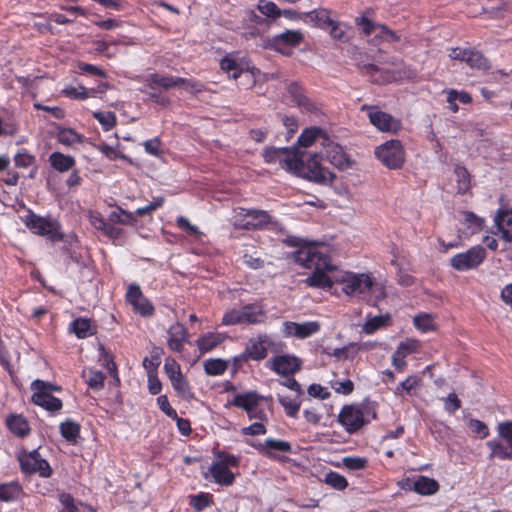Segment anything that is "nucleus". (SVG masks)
Wrapping results in <instances>:
<instances>
[{
    "label": "nucleus",
    "mask_w": 512,
    "mask_h": 512,
    "mask_svg": "<svg viewBox=\"0 0 512 512\" xmlns=\"http://www.w3.org/2000/svg\"><path fill=\"white\" fill-rule=\"evenodd\" d=\"M22 470L25 473H38L41 477H49L51 468L48 462L43 459L37 450L23 452L18 457Z\"/></svg>",
    "instance_id": "0eeeda50"
},
{
    "label": "nucleus",
    "mask_w": 512,
    "mask_h": 512,
    "mask_svg": "<svg viewBox=\"0 0 512 512\" xmlns=\"http://www.w3.org/2000/svg\"><path fill=\"white\" fill-rule=\"evenodd\" d=\"M258 10L267 17L277 18L282 15L281 10L271 1L261 0L258 4Z\"/></svg>",
    "instance_id": "3c124183"
},
{
    "label": "nucleus",
    "mask_w": 512,
    "mask_h": 512,
    "mask_svg": "<svg viewBox=\"0 0 512 512\" xmlns=\"http://www.w3.org/2000/svg\"><path fill=\"white\" fill-rule=\"evenodd\" d=\"M270 363L271 369L282 376L292 375L301 367V361L297 357L290 355L276 356Z\"/></svg>",
    "instance_id": "f3484780"
},
{
    "label": "nucleus",
    "mask_w": 512,
    "mask_h": 512,
    "mask_svg": "<svg viewBox=\"0 0 512 512\" xmlns=\"http://www.w3.org/2000/svg\"><path fill=\"white\" fill-rule=\"evenodd\" d=\"M378 32L375 34L373 38V42L377 43V40H383L388 43H395L400 41V36L394 31L390 30L384 25L377 26Z\"/></svg>",
    "instance_id": "de8ad7c7"
},
{
    "label": "nucleus",
    "mask_w": 512,
    "mask_h": 512,
    "mask_svg": "<svg viewBox=\"0 0 512 512\" xmlns=\"http://www.w3.org/2000/svg\"><path fill=\"white\" fill-rule=\"evenodd\" d=\"M173 388L177 391L178 395L183 399H190L193 397L191 388L184 375L181 373L174 377L169 378Z\"/></svg>",
    "instance_id": "72a5a7b5"
},
{
    "label": "nucleus",
    "mask_w": 512,
    "mask_h": 512,
    "mask_svg": "<svg viewBox=\"0 0 512 512\" xmlns=\"http://www.w3.org/2000/svg\"><path fill=\"white\" fill-rule=\"evenodd\" d=\"M454 172L456 175L458 193H466L470 188V175L467 169L463 166H456Z\"/></svg>",
    "instance_id": "58836bf2"
},
{
    "label": "nucleus",
    "mask_w": 512,
    "mask_h": 512,
    "mask_svg": "<svg viewBox=\"0 0 512 512\" xmlns=\"http://www.w3.org/2000/svg\"><path fill=\"white\" fill-rule=\"evenodd\" d=\"M343 465L350 470H361L366 466V459L361 457H345Z\"/></svg>",
    "instance_id": "0e129e2a"
},
{
    "label": "nucleus",
    "mask_w": 512,
    "mask_h": 512,
    "mask_svg": "<svg viewBox=\"0 0 512 512\" xmlns=\"http://www.w3.org/2000/svg\"><path fill=\"white\" fill-rule=\"evenodd\" d=\"M259 400L260 396L256 392H248L236 395L231 404L244 409L248 416H252V412L255 410V406L258 405Z\"/></svg>",
    "instance_id": "4be33fe9"
},
{
    "label": "nucleus",
    "mask_w": 512,
    "mask_h": 512,
    "mask_svg": "<svg viewBox=\"0 0 512 512\" xmlns=\"http://www.w3.org/2000/svg\"><path fill=\"white\" fill-rule=\"evenodd\" d=\"M486 251L482 246H474L464 253L453 256L451 266L458 271L470 270L478 267L485 259Z\"/></svg>",
    "instance_id": "423d86ee"
},
{
    "label": "nucleus",
    "mask_w": 512,
    "mask_h": 512,
    "mask_svg": "<svg viewBox=\"0 0 512 512\" xmlns=\"http://www.w3.org/2000/svg\"><path fill=\"white\" fill-rule=\"evenodd\" d=\"M376 157L389 169L400 168L405 161V152L399 140H389L375 150Z\"/></svg>",
    "instance_id": "20e7f679"
},
{
    "label": "nucleus",
    "mask_w": 512,
    "mask_h": 512,
    "mask_svg": "<svg viewBox=\"0 0 512 512\" xmlns=\"http://www.w3.org/2000/svg\"><path fill=\"white\" fill-rule=\"evenodd\" d=\"M324 481L326 484L338 490H343L348 485L346 478L336 472L327 473Z\"/></svg>",
    "instance_id": "8fccbe9b"
},
{
    "label": "nucleus",
    "mask_w": 512,
    "mask_h": 512,
    "mask_svg": "<svg viewBox=\"0 0 512 512\" xmlns=\"http://www.w3.org/2000/svg\"><path fill=\"white\" fill-rule=\"evenodd\" d=\"M389 321L390 316L388 314L368 318L362 327V331L366 334H372L378 329L385 327Z\"/></svg>",
    "instance_id": "c9c22d12"
},
{
    "label": "nucleus",
    "mask_w": 512,
    "mask_h": 512,
    "mask_svg": "<svg viewBox=\"0 0 512 512\" xmlns=\"http://www.w3.org/2000/svg\"><path fill=\"white\" fill-rule=\"evenodd\" d=\"M109 219L112 222L126 224V225H133L136 222V219L132 213L127 212L122 209H119L118 211H113L110 214Z\"/></svg>",
    "instance_id": "09e8293b"
},
{
    "label": "nucleus",
    "mask_w": 512,
    "mask_h": 512,
    "mask_svg": "<svg viewBox=\"0 0 512 512\" xmlns=\"http://www.w3.org/2000/svg\"><path fill=\"white\" fill-rule=\"evenodd\" d=\"M327 138L323 130L318 127H311L305 129L297 140L298 149L310 147L313 144L319 143L322 146V139Z\"/></svg>",
    "instance_id": "aec40b11"
},
{
    "label": "nucleus",
    "mask_w": 512,
    "mask_h": 512,
    "mask_svg": "<svg viewBox=\"0 0 512 512\" xmlns=\"http://www.w3.org/2000/svg\"><path fill=\"white\" fill-rule=\"evenodd\" d=\"M465 63H467L471 68H476L479 70L489 69L488 60L476 50H469V54Z\"/></svg>",
    "instance_id": "79ce46f5"
},
{
    "label": "nucleus",
    "mask_w": 512,
    "mask_h": 512,
    "mask_svg": "<svg viewBox=\"0 0 512 512\" xmlns=\"http://www.w3.org/2000/svg\"><path fill=\"white\" fill-rule=\"evenodd\" d=\"M444 407L449 413H454L461 407V402L455 393H450L444 399Z\"/></svg>",
    "instance_id": "774afa93"
},
{
    "label": "nucleus",
    "mask_w": 512,
    "mask_h": 512,
    "mask_svg": "<svg viewBox=\"0 0 512 512\" xmlns=\"http://www.w3.org/2000/svg\"><path fill=\"white\" fill-rule=\"evenodd\" d=\"M227 368V362L222 359H208L204 362V370L210 376L222 375Z\"/></svg>",
    "instance_id": "4c0bfd02"
},
{
    "label": "nucleus",
    "mask_w": 512,
    "mask_h": 512,
    "mask_svg": "<svg viewBox=\"0 0 512 512\" xmlns=\"http://www.w3.org/2000/svg\"><path fill=\"white\" fill-rule=\"evenodd\" d=\"M220 68L233 79L240 77L244 71L243 64L236 59L234 54H228L223 57L220 61Z\"/></svg>",
    "instance_id": "393cba45"
},
{
    "label": "nucleus",
    "mask_w": 512,
    "mask_h": 512,
    "mask_svg": "<svg viewBox=\"0 0 512 512\" xmlns=\"http://www.w3.org/2000/svg\"><path fill=\"white\" fill-rule=\"evenodd\" d=\"M303 41V34L298 30H287L274 36L267 42V47L283 55H290L292 48Z\"/></svg>",
    "instance_id": "6e6552de"
},
{
    "label": "nucleus",
    "mask_w": 512,
    "mask_h": 512,
    "mask_svg": "<svg viewBox=\"0 0 512 512\" xmlns=\"http://www.w3.org/2000/svg\"><path fill=\"white\" fill-rule=\"evenodd\" d=\"M413 490L421 495H432L439 490V483L426 476H419L413 483Z\"/></svg>",
    "instance_id": "a878e982"
},
{
    "label": "nucleus",
    "mask_w": 512,
    "mask_h": 512,
    "mask_svg": "<svg viewBox=\"0 0 512 512\" xmlns=\"http://www.w3.org/2000/svg\"><path fill=\"white\" fill-rule=\"evenodd\" d=\"M57 139L61 144L71 146L81 141V137L74 130L69 128L59 129Z\"/></svg>",
    "instance_id": "a18cd8bd"
},
{
    "label": "nucleus",
    "mask_w": 512,
    "mask_h": 512,
    "mask_svg": "<svg viewBox=\"0 0 512 512\" xmlns=\"http://www.w3.org/2000/svg\"><path fill=\"white\" fill-rule=\"evenodd\" d=\"M247 222H249V230L260 229L270 223V216L266 211L248 209Z\"/></svg>",
    "instance_id": "cd10ccee"
},
{
    "label": "nucleus",
    "mask_w": 512,
    "mask_h": 512,
    "mask_svg": "<svg viewBox=\"0 0 512 512\" xmlns=\"http://www.w3.org/2000/svg\"><path fill=\"white\" fill-rule=\"evenodd\" d=\"M274 345L273 339L266 335H258L248 341L245 349V354L248 358L253 360H262L266 358L267 351Z\"/></svg>",
    "instance_id": "4468645a"
},
{
    "label": "nucleus",
    "mask_w": 512,
    "mask_h": 512,
    "mask_svg": "<svg viewBox=\"0 0 512 512\" xmlns=\"http://www.w3.org/2000/svg\"><path fill=\"white\" fill-rule=\"evenodd\" d=\"M331 387L340 394L348 395L353 391L354 384L351 380L346 379L343 381L331 382Z\"/></svg>",
    "instance_id": "e2e57ef3"
},
{
    "label": "nucleus",
    "mask_w": 512,
    "mask_h": 512,
    "mask_svg": "<svg viewBox=\"0 0 512 512\" xmlns=\"http://www.w3.org/2000/svg\"><path fill=\"white\" fill-rule=\"evenodd\" d=\"M60 433L68 442L75 444L80 434V425L73 420H66L60 424Z\"/></svg>",
    "instance_id": "473e14b6"
},
{
    "label": "nucleus",
    "mask_w": 512,
    "mask_h": 512,
    "mask_svg": "<svg viewBox=\"0 0 512 512\" xmlns=\"http://www.w3.org/2000/svg\"><path fill=\"white\" fill-rule=\"evenodd\" d=\"M288 94L291 100L306 112H312L316 109L314 103L304 94L302 88L293 83L288 86Z\"/></svg>",
    "instance_id": "412c9836"
},
{
    "label": "nucleus",
    "mask_w": 512,
    "mask_h": 512,
    "mask_svg": "<svg viewBox=\"0 0 512 512\" xmlns=\"http://www.w3.org/2000/svg\"><path fill=\"white\" fill-rule=\"evenodd\" d=\"M243 316L241 309L236 310L232 309L230 311H227L222 318V324L229 326V325H236V324H243Z\"/></svg>",
    "instance_id": "5fc2aeb1"
},
{
    "label": "nucleus",
    "mask_w": 512,
    "mask_h": 512,
    "mask_svg": "<svg viewBox=\"0 0 512 512\" xmlns=\"http://www.w3.org/2000/svg\"><path fill=\"white\" fill-rule=\"evenodd\" d=\"M94 118L103 126L104 130L112 129L116 124V116L110 111H98L93 113Z\"/></svg>",
    "instance_id": "49530a36"
},
{
    "label": "nucleus",
    "mask_w": 512,
    "mask_h": 512,
    "mask_svg": "<svg viewBox=\"0 0 512 512\" xmlns=\"http://www.w3.org/2000/svg\"><path fill=\"white\" fill-rule=\"evenodd\" d=\"M176 223L180 229L190 235L200 236L202 234L199 229L195 225H192L186 217H178Z\"/></svg>",
    "instance_id": "338daca9"
},
{
    "label": "nucleus",
    "mask_w": 512,
    "mask_h": 512,
    "mask_svg": "<svg viewBox=\"0 0 512 512\" xmlns=\"http://www.w3.org/2000/svg\"><path fill=\"white\" fill-rule=\"evenodd\" d=\"M487 446L491 450L490 458L512 459V445L503 444L498 440H490L487 442Z\"/></svg>",
    "instance_id": "7c9ffc66"
},
{
    "label": "nucleus",
    "mask_w": 512,
    "mask_h": 512,
    "mask_svg": "<svg viewBox=\"0 0 512 512\" xmlns=\"http://www.w3.org/2000/svg\"><path fill=\"white\" fill-rule=\"evenodd\" d=\"M212 502V497L208 493H200L191 497L190 504L196 511H202Z\"/></svg>",
    "instance_id": "864d4df0"
},
{
    "label": "nucleus",
    "mask_w": 512,
    "mask_h": 512,
    "mask_svg": "<svg viewBox=\"0 0 512 512\" xmlns=\"http://www.w3.org/2000/svg\"><path fill=\"white\" fill-rule=\"evenodd\" d=\"M464 222L467 225V234L473 235L483 229L484 220L472 212H464Z\"/></svg>",
    "instance_id": "ea45409f"
},
{
    "label": "nucleus",
    "mask_w": 512,
    "mask_h": 512,
    "mask_svg": "<svg viewBox=\"0 0 512 512\" xmlns=\"http://www.w3.org/2000/svg\"><path fill=\"white\" fill-rule=\"evenodd\" d=\"M223 340L224 337L221 334L210 332L197 340V346L202 353H206L217 347Z\"/></svg>",
    "instance_id": "2f4dec72"
},
{
    "label": "nucleus",
    "mask_w": 512,
    "mask_h": 512,
    "mask_svg": "<svg viewBox=\"0 0 512 512\" xmlns=\"http://www.w3.org/2000/svg\"><path fill=\"white\" fill-rule=\"evenodd\" d=\"M391 65H392L391 68H386V67L379 68L378 66H376L374 64H369V65L364 66V69H365V72L371 76H374V74L376 72L384 71L386 75L381 78L375 79V81H377V82L394 81V80L400 79L407 75L405 66L401 60L394 59L391 62Z\"/></svg>",
    "instance_id": "ddd939ff"
},
{
    "label": "nucleus",
    "mask_w": 512,
    "mask_h": 512,
    "mask_svg": "<svg viewBox=\"0 0 512 512\" xmlns=\"http://www.w3.org/2000/svg\"><path fill=\"white\" fill-rule=\"evenodd\" d=\"M145 82L151 89L163 88L165 90H170L172 88L180 87L183 83V78L163 75L160 73H152L146 77Z\"/></svg>",
    "instance_id": "a211bd4d"
},
{
    "label": "nucleus",
    "mask_w": 512,
    "mask_h": 512,
    "mask_svg": "<svg viewBox=\"0 0 512 512\" xmlns=\"http://www.w3.org/2000/svg\"><path fill=\"white\" fill-rule=\"evenodd\" d=\"M419 343L415 340H406L401 342L396 350L400 356L406 358L408 355L416 352L418 350Z\"/></svg>",
    "instance_id": "052dcab7"
},
{
    "label": "nucleus",
    "mask_w": 512,
    "mask_h": 512,
    "mask_svg": "<svg viewBox=\"0 0 512 512\" xmlns=\"http://www.w3.org/2000/svg\"><path fill=\"white\" fill-rule=\"evenodd\" d=\"M297 149L266 147L263 150V158L266 163L278 164L282 169L291 172Z\"/></svg>",
    "instance_id": "1a4fd4ad"
},
{
    "label": "nucleus",
    "mask_w": 512,
    "mask_h": 512,
    "mask_svg": "<svg viewBox=\"0 0 512 512\" xmlns=\"http://www.w3.org/2000/svg\"><path fill=\"white\" fill-rule=\"evenodd\" d=\"M126 299L133 306L134 311L142 316H150L153 314L154 308L152 304L144 297L138 285H130L126 294Z\"/></svg>",
    "instance_id": "dca6fc26"
},
{
    "label": "nucleus",
    "mask_w": 512,
    "mask_h": 512,
    "mask_svg": "<svg viewBox=\"0 0 512 512\" xmlns=\"http://www.w3.org/2000/svg\"><path fill=\"white\" fill-rule=\"evenodd\" d=\"M305 17L308 22L321 28H327L334 21L330 17V11L323 8L308 12L305 14Z\"/></svg>",
    "instance_id": "c756f323"
},
{
    "label": "nucleus",
    "mask_w": 512,
    "mask_h": 512,
    "mask_svg": "<svg viewBox=\"0 0 512 512\" xmlns=\"http://www.w3.org/2000/svg\"><path fill=\"white\" fill-rule=\"evenodd\" d=\"M364 415L363 410L356 406L349 405L342 408L338 416V421L347 432L353 433L365 424Z\"/></svg>",
    "instance_id": "9b49d317"
},
{
    "label": "nucleus",
    "mask_w": 512,
    "mask_h": 512,
    "mask_svg": "<svg viewBox=\"0 0 512 512\" xmlns=\"http://www.w3.org/2000/svg\"><path fill=\"white\" fill-rule=\"evenodd\" d=\"M49 161L51 166L59 172H66L75 164V160L72 156L64 155L60 152L52 153L49 157Z\"/></svg>",
    "instance_id": "c85d7f7f"
},
{
    "label": "nucleus",
    "mask_w": 512,
    "mask_h": 512,
    "mask_svg": "<svg viewBox=\"0 0 512 512\" xmlns=\"http://www.w3.org/2000/svg\"><path fill=\"white\" fill-rule=\"evenodd\" d=\"M262 450L265 451L266 453H270V451H273V450L280 451V452H290L291 445L289 442H286L283 440L268 438L262 444Z\"/></svg>",
    "instance_id": "c03bdc74"
},
{
    "label": "nucleus",
    "mask_w": 512,
    "mask_h": 512,
    "mask_svg": "<svg viewBox=\"0 0 512 512\" xmlns=\"http://www.w3.org/2000/svg\"><path fill=\"white\" fill-rule=\"evenodd\" d=\"M21 492L22 489L16 482L0 484V501H13L20 496Z\"/></svg>",
    "instance_id": "f704fd0d"
},
{
    "label": "nucleus",
    "mask_w": 512,
    "mask_h": 512,
    "mask_svg": "<svg viewBox=\"0 0 512 512\" xmlns=\"http://www.w3.org/2000/svg\"><path fill=\"white\" fill-rule=\"evenodd\" d=\"M355 23L366 36H370L373 33L376 34L378 32L377 26H381L380 24L373 23L366 17L356 18Z\"/></svg>",
    "instance_id": "4d7b16f0"
},
{
    "label": "nucleus",
    "mask_w": 512,
    "mask_h": 512,
    "mask_svg": "<svg viewBox=\"0 0 512 512\" xmlns=\"http://www.w3.org/2000/svg\"><path fill=\"white\" fill-rule=\"evenodd\" d=\"M15 166L18 168H28L35 163V157L27 151L18 152L14 157Z\"/></svg>",
    "instance_id": "6e6d98bb"
},
{
    "label": "nucleus",
    "mask_w": 512,
    "mask_h": 512,
    "mask_svg": "<svg viewBox=\"0 0 512 512\" xmlns=\"http://www.w3.org/2000/svg\"><path fill=\"white\" fill-rule=\"evenodd\" d=\"M319 153L337 168L344 169L348 166L349 161L342 147L329 138L322 139V150Z\"/></svg>",
    "instance_id": "f8f14e48"
},
{
    "label": "nucleus",
    "mask_w": 512,
    "mask_h": 512,
    "mask_svg": "<svg viewBox=\"0 0 512 512\" xmlns=\"http://www.w3.org/2000/svg\"><path fill=\"white\" fill-rule=\"evenodd\" d=\"M7 425L18 436H24L29 432V425L22 416H10L7 419Z\"/></svg>",
    "instance_id": "e433bc0d"
},
{
    "label": "nucleus",
    "mask_w": 512,
    "mask_h": 512,
    "mask_svg": "<svg viewBox=\"0 0 512 512\" xmlns=\"http://www.w3.org/2000/svg\"><path fill=\"white\" fill-rule=\"evenodd\" d=\"M33 395L31 401L49 412L59 411L63 404L59 398L51 395L52 391H59L60 387L43 380H35L31 384Z\"/></svg>",
    "instance_id": "7ed1b4c3"
},
{
    "label": "nucleus",
    "mask_w": 512,
    "mask_h": 512,
    "mask_svg": "<svg viewBox=\"0 0 512 512\" xmlns=\"http://www.w3.org/2000/svg\"><path fill=\"white\" fill-rule=\"evenodd\" d=\"M497 232L506 242L512 241V210H500L494 218Z\"/></svg>",
    "instance_id": "6ab92c4d"
},
{
    "label": "nucleus",
    "mask_w": 512,
    "mask_h": 512,
    "mask_svg": "<svg viewBox=\"0 0 512 512\" xmlns=\"http://www.w3.org/2000/svg\"><path fill=\"white\" fill-rule=\"evenodd\" d=\"M281 405L284 407L286 414L295 417L300 409V404L288 397L279 396L278 398Z\"/></svg>",
    "instance_id": "680f3d73"
},
{
    "label": "nucleus",
    "mask_w": 512,
    "mask_h": 512,
    "mask_svg": "<svg viewBox=\"0 0 512 512\" xmlns=\"http://www.w3.org/2000/svg\"><path fill=\"white\" fill-rule=\"evenodd\" d=\"M320 330V324L317 321H308L297 323L286 321L283 324V332L287 337H296L305 339L317 333Z\"/></svg>",
    "instance_id": "2eb2a0df"
},
{
    "label": "nucleus",
    "mask_w": 512,
    "mask_h": 512,
    "mask_svg": "<svg viewBox=\"0 0 512 512\" xmlns=\"http://www.w3.org/2000/svg\"><path fill=\"white\" fill-rule=\"evenodd\" d=\"M413 322H414L415 327L423 332L432 331V330H435V328H436V323L434 321V318L430 314H426V313L418 314L414 317Z\"/></svg>",
    "instance_id": "37998d69"
},
{
    "label": "nucleus",
    "mask_w": 512,
    "mask_h": 512,
    "mask_svg": "<svg viewBox=\"0 0 512 512\" xmlns=\"http://www.w3.org/2000/svg\"><path fill=\"white\" fill-rule=\"evenodd\" d=\"M419 385V379L416 376H408L404 381H402L399 386L396 388L395 393L400 395L402 391H406L409 393L412 389Z\"/></svg>",
    "instance_id": "69168bd1"
},
{
    "label": "nucleus",
    "mask_w": 512,
    "mask_h": 512,
    "mask_svg": "<svg viewBox=\"0 0 512 512\" xmlns=\"http://www.w3.org/2000/svg\"><path fill=\"white\" fill-rule=\"evenodd\" d=\"M105 375L101 371L89 370L87 383L89 387L100 390L104 386Z\"/></svg>",
    "instance_id": "13d9d810"
},
{
    "label": "nucleus",
    "mask_w": 512,
    "mask_h": 512,
    "mask_svg": "<svg viewBox=\"0 0 512 512\" xmlns=\"http://www.w3.org/2000/svg\"><path fill=\"white\" fill-rule=\"evenodd\" d=\"M243 321L248 324H256L263 321L265 312L258 304H249L241 308Z\"/></svg>",
    "instance_id": "bb28decb"
},
{
    "label": "nucleus",
    "mask_w": 512,
    "mask_h": 512,
    "mask_svg": "<svg viewBox=\"0 0 512 512\" xmlns=\"http://www.w3.org/2000/svg\"><path fill=\"white\" fill-rule=\"evenodd\" d=\"M301 266L313 270L304 280L309 287L331 289L341 285L342 292L349 297L365 298L369 292L375 294L374 304L386 297L385 289L377 284L369 273L343 271L334 264L326 247L304 246L293 254Z\"/></svg>",
    "instance_id": "f257e3e1"
},
{
    "label": "nucleus",
    "mask_w": 512,
    "mask_h": 512,
    "mask_svg": "<svg viewBox=\"0 0 512 512\" xmlns=\"http://www.w3.org/2000/svg\"><path fill=\"white\" fill-rule=\"evenodd\" d=\"M214 481L220 485L229 486L233 483L234 474L225 467V464L214 461L209 469Z\"/></svg>",
    "instance_id": "b1692460"
},
{
    "label": "nucleus",
    "mask_w": 512,
    "mask_h": 512,
    "mask_svg": "<svg viewBox=\"0 0 512 512\" xmlns=\"http://www.w3.org/2000/svg\"><path fill=\"white\" fill-rule=\"evenodd\" d=\"M361 109L368 112L370 123L381 132L396 134L402 128V123L399 119L380 110L377 106L363 105Z\"/></svg>",
    "instance_id": "39448f33"
},
{
    "label": "nucleus",
    "mask_w": 512,
    "mask_h": 512,
    "mask_svg": "<svg viewBox=\"0 0 512 512\" xmlns=\"http://www.w3.org/2000/svg\"><path fill=\"white\" fill-rule=\"evenodd\" d=\"M319 152H303L297 149L291 173L319 184L331 183L335 175L320 163Z\"/></svg>",
    "instance_id": "f03ea898"
},
{
    "label": "nucleus",
    "mask_w": 512,
    "mask_h": 512,
    "mask_svg": "<svg viewBox=\"0 0 512 512\" xmlns=\"http://www.w3.org/2000/svg\"><path fill=\"white\" fill-rule=\"evenodd\" d=\"M248 209L237 208L234 210L232 222L236 228L249 230V222H247Z\"/></svg>",
    "instance_id": "603ef678"
},
{
    "label": "nucleus",
    "mask_w": 512,
    "mask_h": 512,
    "mask_svg": "<svg viewBox=\"0 0 512 512\" xmlns=\"http://www.w3.org/2000/svg\"><path fill=\"white\" fill-rule=\"evenodd\" d=\"M72 329L78 338H86L93 335L90 320L86 318H78L71 324Z\"/></svg>",
    "instance_id": "a19ab883"
},
{
    "label": "nucleus",
    "mask_w": 512,
    "mask_h": 512,
    "mask_svg": "<svg viewBox=\"0 0 512 512\" xmlns=\"http://www.w3.org/2000/svg\"><path fill=\"white\" fill-rule=\"evenodd\" d=\"M26 227L33 233L54 237L58 232V223L50 218L40 217L31 211L23 219Z\"/></svg>",
    "instance_id": "9d476101"
},
{
    "label": "nucleus",
    "mask_w": 512,
    "mask_h": 512,
    "mask_svg": "<svg viewBox=\"0 0 512 512\" xmlns=\"http://www.w3.org/2000/svg\"><path fill=\"white\" fill-rule=\"evenodd\" d=\"M498 436L507 444L512 445V421H504L497 426Z\"/></svg>",
    "instance_id": "bf43d9fd"
},
{
    "label": "nucleus",
    "mask_w": 512,
    "mask_h": 512,
    "mask_svg": "<svg viewBox=\"0 0 512 512\" xmlns=\"http://www.w3.org/2000/svg\"><path fill=\"white\" fill-rule=\"evenodd\" d=\"M168 346L171 350L180 352L184 343L187 341L186 329L180 325L175 324L169 329Z\"/></svg>",
    "instance_id": "5701e85b"
}]
</instances>
